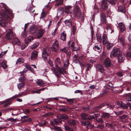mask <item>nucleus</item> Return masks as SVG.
I'll list each match as a JSON object with an SVG mask.
<instances>
[{"label": "nucleus", "mask_w": 131, "mask_h": 131, "mask_svg": "<svg viewBox=\"0 0 131 131\" xmlns=\"http://www.w3.org/2000/svg\"><path fill=\"white\" fill-rule=\"evenodd\" d=\"M13 44H16L19 45L20 43V42L19 39L17 38L14 39L12 42Z\"/></svg>", "instance_id": "nucleus-26"}, {"label": "nucleus", "mask_w": 131, "mask_h": 131, "mask_svg": "<svg viewBox=\"0 0 131 131\" xmlns=\"http://www.w3.org/2000/svg\"><path fill=\"white\" fill-rule=\"evenodd\" d=\"M7 51V50L4 51H2L0 53V58L3 57L4 55L6 53Z\"/></svg>", "instance_id": "nucleus-41"}, {"label": "nucleus", "mask_w": 131, "mask_h": 131, "mask_svg": "<svg viewBox=\"0 0 131 131\" xmlns=\"http://www.w3.org/2000/svg\"><path fill=\"white\" fill-rule=\"evenodd\" d=\"M84 56L83 54H82L79 56V59L82 60L84 58Z\"/></svg>", "instance_id": "nucleus-64"}, {"label": "nucleus", "mask_w": 131, "mask_h": 131, "mask_svg": "<svg viewBox=\"0 0 131 131\" xmlns=\"http://www.w3.org/2000/svg\"><path fill=\"white\" fill-rule=\"evenodd\" d=\"M51 48L53 51L56 52H57L59 48L58 42V41L56 40L55 41Z\"/></svg>", "instance_id": "nucleus-8"}, {"label": "nucleus", "mask_w": 131, "mask_h": 131, "mask_svg": "<svg viewBox=\"0 0 131 131\" xmlns=\"http://www.w3.org/2000/svg\"><path fill=\"white\" fill-rule=\"evenodd\" d=\"M66 34L64 32L61 33V35L60 39L63 41L65 40L66 38Z\"/></svg>", "instance_id": "nucleus-33"}, {"label": "nucleus", "mask_w": 131, "mask_h": 131, "mask_svg": "<svg viewBox=\"0 0 131 131\" xmlns=\"http://www.w3.org/2000/svg\"><path fill=\"white\" fill-rule=\"evenodd\" d=\"M27 36L26 32L24 31L21 34V37L22 38H24L25 37Z\"/></svg>", "instance_id": "nucleus-60"}, {"label": "nucleus", "mask_w": 131, "mask_h": 131, "mask_svg": "<svg viewBox=\"0 0 131 131\" xmlns=\"http://www.w3.org/2000/svg\"><path fill=\"white\" fill-rule=\"evenodd\" d=\"M118 10L119 12L123 13H125L126 12V9L124 5H122L118 7Z\"/></svg>", "instance_id": "nucleus-18"}, {"label": "nucleus", "mask_w": 131, "mask_h": 131, "mask_svg": "<svg viewBox=\"0 0 131 131\" xmlns=\"http://www.w3.org/2000/svg\"><path fill=\"white\" fill-rule=\"evenodd\" d=\"M56 68L52 67L50 68V69L58 77H60L61 74L66 73L65 69L62 67H59L57 64H55Z\"/></svg>", "instance_id": "nucleus-2"}, {"label": "nucleus", "mask_w": 131, "mask_h": 131, "mask_svg": "<svg viewBox=\"0 0 131 131\" xmlns=\"http://www.w3.org/2000/svg\"><path fill=\"white\" fill-rule=\"evenodd\" d=\"M124 104L122 107H123L125 108H127L129 106V103H128L126 104Z\"/></svg>", "instance_id": "nucleus-58"}, {"label": "nucleus", "mask_w": 131, "mask_h": 131, "mask_svg": "<svg viewBox=\"0 0 131 131\" xmlns=\"http://www.w3.org/2000/svg\"><path fill=\"white\" fill-rule=\"evenodd\" d=\"M85 67H86V71H89L92 68V66L91 64L88 63L86 64Z\"/></svg>", "instance_id": "nucleus-37"}, {"label": "nucleus", "mask_w": 131, "mask_h": 131, "mask_svg": "<svg viewBox=\"0 0 131 131\" xmlns=\"http://www.w3.org/2000/svg\"><path fill=\"white\" fill-rule=\"evenodd\" d=\"M88 114L85 113H83L81 115V118L83 119H88L87 117Z\"/></svg>", "instance_id": "nucleus-31"}, {"label": "nucleus", "mask_w": 131, "mask_h": 131, "mask_svg": "<svg viewBox=\"0 0 131 131\" xmlns=\"http://www.w3.org/2000/svg\"><path fill=\"white\" fill-rule=\"evenodd\" d=\"M100 114H94L93 115H90V117H88V120H91L92 119H95L97 117L100 116Z\"/></svg>", "instance_id": "nucleus-21"}, {"label": "nucleus", "mask_w": 131, "mask_h": 131, "mask_svg": "<svg viewBox=\"0 0 131 131\" xmlns=\"http://www.w3.org/2000/svg\"><path fill=\"white\" fill-rule=\"evenodd\" d=\"M96 36L97 41L99 43H101L102 39L101 34L98 32L96 33Z\"/></svg>", "instance_id": "nucleus-20"}, {"label": "nucleus", "mask_w": 131, "mask_h": 131, "mask_svg": "<svg viewBox=\"0 0 131 131\" xmlns=\"http://www.w3.org/2000/svg\"><path fill=\"white\" fill-rule=\"evenodd\" d=\"M24 62V60L22 58H19L16 61V63L17 64L19 62Z\"/></svg>", "instance_id": "nucleus-44"}, {"label": "nucleus", "mask_w": 131, "mask_h": 131, "mask_svg": "<svg viewBox=\"0 0 131 131\" xmlns=\"http://www.w3.org/2000/svg\"><path fill=\"white\" fill-rule=\"evenodd\" d=\"M114 113L116 115H120L123 114V113L124 112L122 111H120L118 112H117L114 111Z\"/></svg>", "instance_id": "nucleus-43"}, {"label": "nucleus", "mask_w": 131, "mask_h": 131, "mask_svg": "<svg viewBox=\"0 0 131 131\" xmlns=\"http://www.w3.org/2000/svg\"><path fill=\"white\" fill-rule=\"evenodd\" d=\"M62 98L63 99L64 98L67 99V102H68L69 103V104L70 105L72 104L73 103V101L72 100H74V99H67L66 98H64L63 97H62Z\"/></svg>", "instance_id": "nucleus-34"}, {"label": "nucleus", "mask_w": 131, "mask_h": 131, "mask_svg": "<svg viewBox=\"0 0 131 131\" xmlns=\"http://www.w3.org/2000/svg\"><path fill=\"white\" fill-rule=\"evenodd\" d=\"M108 0H102L101 1V8L103 10L105 11L108 7Z\"/></svg>", "instance_id": "nucleus-7"}, {"label": "nucleus", "mask_w": 131, "mask_h": 131, "mask_svg": "<svg viewBox=\"0 0 131 131\" xmlns=\"http://www.w3.org/2000/svg\"><path fill=\"white\" fill-rule=\"evenodd\" d=\"M24 93L22 92L21 93H19L18 94H16L13 96L14 98L19 97L21 96Z\"/></svg>", "instance_id": "nucleus-46"}, {"label": "nucleus", "mask_w": 131, "mask_h": 131, "mask_svg": "<svg viewBox=\"0 0 131 131\" xmlns=\"http://www.w3.org/2000/svg\"><path fill=\"white\" fill-rule=\"evenodd\" d=\"M12 16V13L8 11L2 14L3 19L0 20V25L3 27H5L7 25L6 19H9Z\"/></svg>", "instance_id": "nucleus-1"}, {"label": "nucleus", "mask_w": 131, "mask_h": 131, "mask_svg": "<svg viewBox=\"0 0 131 131\" xmlns=\"http://www.w3.org/2000/svg\"><path fill=\"white\" fill-rule=\"evenodd\" d=\"M38 56V52L37 51H34L31 54L30 58L31 60H34Z\"/></svg>", "instance_id": "nucleus-14"}, {"label": "nucleus", "mask_w": 131, "mask_h": 131, "mask_svg": "<svg viewBox=\"0 0 131 131\" xmlns=\"http://www.w3.org/2000/svg\"><path fill=\"white\" fill-rule=\"evenodd\" d=\"M63 3V0H59L58 2L57 3V5H62Z\"/></svg>", "instance_id": "nucleus-57"}, {"label": "nucleus", "mask_w": 131, "mask_h": 131, "mask_svg": "<svg viewBox=\"0 0 131 131\" xmlns=\"http://www.w3.org/2000/svg\"><path fill=\"white\" fill-rule=\"evenodd\" d=\"M96 68L97 70L102 73H103L104 72V68L103 66L100 64H97L96 65Z\"/></svg>", "instance_id": "nucleus-10"}, {"label": "nucleus", "mask_w": 131, "mask_h": 131, "mask_svg": "<svg viewBox=\"0 0 131 131\" xmlns=\"http://www.w3.org/2000/svg\"><path fill=\"white\" fill-rule=\"evenodd\" d=\"M73 14L74 16L77 18H79L81 16L83 18V14H81L80 10L78 6H75L73 8Z\"/></svg>", "instance_id": "nucleus-3"}, {"label": "nucleus", "mask_w": 131, "mask_h": 131, "mask_svg": "<svg viewBox=\"0 0 131 131\" xmlns=\"http://www.w3.org/2000/svg\"><path fill=\"white\" fill-rule=\"evenodd\" d=\"M33 118H29L28 119H25L24 120V122H30L32 120Z\"/></svg>", "instance_id": "nucleus-54"}, {"label": "nucleus", "mask_w": 131, "mask_h": 131, "mask_svg": "<svg viewBox=\"0 0 131 131\" xmlns=\"http://www.w3.org/2000/svg\"><path fill=\"white\" fill-rule=\"evenodd\" d=\"M119 42H120L123 46L125 45V42L124 39L122 37L120 38L118 40Z\"/></svg>", "instance_id": "nucleus-35"}, {"label": "nucleus", "mask_w": 131, "mask_h": 131, "mask_svg": "<svg viewBox=\"0 0 131 131\" xmlns=\"http://www.w3.org/2000/svg\"><path fill=\"white\" fill-rule=\"evenodd\" d=\"M72 8V6H71L68 5L65 6L64 7L65 12L67 14L70 13V11Z\"/></svg>", "instance_id": "nucleus-17"}, {"label": "nucleus", "mask_w": 131, "mask_h": 131, "mask_svg": "<svg viewBox=\"0 0 131 131\" xmlns=\"http://www.w3.org/2000/svg\"><path fill=\"white\" fill-rule=\"evenodd\" d=\"M58 119L61 120L62 119V114H58L57 116Z\"/></svg>", "instance_id": "nucleus-62"}, {"label": "nucleus", "mask_w": 131, "mask_h": 131, "mask_svg": "<svg viewBox=\"0 0 131 131\" xmlns=\"http://www.w3.org/2000/svg\"><path fill=\"white\" fill-rule=\"evenodd\" d=\"M115 104L116 105H117L119 106L122 107L124 104L121 101L117 102H116Z\"/></svg>", "instance_id": "nucleus-42"}, {"label": "nucleus", "mask_w": 131, "mask_h": 131, "mask_svg": "<svg viewBox=\"0 0 131 131\" xmlns=\"http://www.w3.org/2000/svg\"><path fill=\"white\" fill-rule=\"evenodd\" d=\"M113 45V43L108 42L107 43L106 48L108 50H110Z\"/></svg>", "instance_id": "nucleus-32"}, {"label": "nucleus", "mask_w": 131, "mask_h": 131, "mask_svg": "<svg viewBox=\"0 0 131 131\" xmlns=\"http://www.w3.org/2000/svg\"><path fill=\"white\" fill-rule=\"evenodd\" d=\"M106 125L107 127L109 128H113V126L112 125L111 123H106Z\"/></svg>", "instance_id": "nucleus-50"}, {"label": "nucleus", "mask_w": 131, "mask_h": 131, "mask_svg": "<svg viewBox=\"0 0 131 131\" xmlns=\"http://www.w3.org/2000/svg\"><path fill=\"white\" fill-rule=\"evenodd\" d=\"M46 15V14L43 11H42L41 13V17L42 18H43L45 17Z\"/></svg>", "instance_id": "nucleus-51"}, {"label": "nucleus", "mask_w": 131, "mask_h": 131, "mask_svg": "<svg viewBox=\"0 0 131 131\" xmlns=\"http://www.w3.org/2000/svg\"><path fill=\"white\" fill-rule=\"evenodd\" d=\"M118 61L119 62H123L125 58V56L124 54L121 53L118 56Z\"/></svg>", "instance_id": "nucleus-15"}, {"label": "nucleus", "mask_w": 131, "mask_h": 131, "mask_svg": "<svg viewBox=\"0 0 131 131\" xmlns=\"http://www.w3.org/2000/svg\"><path fill=\"white\" fill-rule=\"evenodd\" d=\"M68 45L69 46L71 47V49L73 51H77L78 50V48L75 46V43L72 40L69 41L68 42Z\"/></svg>", "instance_id": "nucleus-9"}, {"label": "nucleus", "mask_w": 131, "mask_h": 131, "mask_svg": "<svg viewBox=\"0 0 131 131\" xmlns=\"http://www.w3.org/2000/svg\"><path fill=\"white\" fill-rule=\"evenodd\" d=\"M35 82L38 86H43L45 84L43 81L41 79H37L36 80Z\"/></svg>", "instance_id": "nucleus-16"}, {"label": "nucleus", "mask_w": 131, "mask_h": 131, "mask_svg": "<svg viewBox=\"0 0 131 131\" xmlns=\"http://www.w3.org/2000/svg\"><path fill=\"white\" fill-rule=\"evenodd\" d=\"M94 127L93 125L91 124V123H88L87 128H90Z\"/></svg>", "instance_id": "nucleus-59"}, {"label": "nucleus", "mask_w": 131, "mask_h": 131, "mask_svg": "<svg viewBox=\"0 0 131 131\" xmlns=\"http://www.w3.org/2000/svg\"><path fill=\"white\" fill-rule=\"evenodd\" d=\"M60 50L62 52H63L65 53H67L68 50V48L67 47H65L63 49H60Z\"/></svg>", "instance_id": "nucleus-45"}, {"label": "nucleus", "mask_w": 131, "mask_h": 131, "mask_svg": "<svg viewBox=\"0 0 131 131\" xmlns=\"http://www.w3.org/2000/svg\"><path fill=\"white\" fill-rule=\"evenodd\" d=\"M6 120L10 122H16L17 120V119H14L13 118H10Z\"/></svg>", "instance_id": "nucleus-40"}, {"label": "nucleus", "mask_w": 131, "mask_h": 131, "mask_svg": "<svg viewBox=\"0 0 131 131\" xmlns=\"http://www.w3.org/2000/svg\"><path fill=\"white\" fill-rule=\"evenodd\" d=\"M61 60L59 58H57L55 61V62L56 64H60L61 63Z\"/></svg>", "instance_id": "nucleus-36"}, {"label": "nucleus", "mask_w": 131, "mask_h": 131, "mask_svg": "<svg viewBox=\"0 0 131 131\" xmlns=\"http://www.w3.org/2000/svg\"><path fill=\"white\" fill-rule=\"evenodd\" d=\"M102 117L104 118H107L110 116V114L107 113L103 112L102 114Z\"/></svg>", "instance_id": "nucleus-27"}, {"label": "nucleus", "mask_w": 131, "mask_h": 131, "mask_svg": "<svg viewBox=\"0 0 131 131\" xmlns=\"http://www.w3.org/2000/svg\"><path fill=\"white\" fill-rule=\"evenodd\" d=\"M104 104L103 103L101 105H100L99 106H97L96 108H97L98 109H100L101 108L103 107L104 106Z\"/></svg>", "instance_id": "nucleus-53"}, {"label": "nucleus", "mask_w": 131, "mask_h": 131, "mask_svg": "<svg viewBox=\"0 0 131 131\" xmlns=\"http://www.w3.org/2000/svg\"><path fill=\"white\" fill-rule=\"evenodd\" d=\"M108 2L112 5H114L115 4V1L113 0H111L109 2L108 1Z\"/></svg>", "instance_id": "nucleus-48"}, {"label": "nucleus", "mask_w": 131, "mask_h": 131, "mask_svg": "<svg viewBox=\"0 0 131 131\" xmlns=\"http://www.w3.org/2000/svg\"><path fill=\"white\" fill-rule=\"evenodd\" d=\"M33 39L32 36H30L26 38L25 40V42L26 44L28 45V44Z\"/></svg>", "instance_id": "nucleus-19"}, {"label": "nucleus", "mask_w": 131, "mask_h": 131, "mask_svg": "<svg viewBox=\"0 0 131 131\" xmlns=\"http://www.w3.org/2000/svg\"><path fill=\"white\" fill-rule=\"evenodd\" d=\"M6 61L5 60H3L1 64L0 63V67H2L4 69H6L7 68V66L6 64Z\"/></svg>", "instance_id": "nucleus-24"}, {"label": "nucleus", "mask_w": 131, "mask_h": 131, "mask_svg": "<svg viewBox=\"0 0 131 131\" xmlns=\"http://www.w3.org/2000/svg\"><path fill=\"white\" fill-rule=\"evenodd\" d=\"M65 23L66 25L69 27H71L72 26V21L70 19L65 20Z\"/></svg>", "instance_id": "nucleus-22"}, {"label": "nucleus", "mask_w": 131, "mask_h": 131, "mask_svg": "<svg viewBox=\"0 0 131 131\" xmlns=\"http://www.w3.org/2000/svg\"><path fill=\"white\" fill-rule=\"evenodd\" d=\"M103 42L104 44H105L107 43L108 38L107 35L105 34H104L103 36Z\"/></svg>", "instance_id": "nucleus-23"}, {"label": "nucleus", "mask_w": 131, "mask_h": 131, "mask_svg": "<svg viewBox=\"0 0 131 131\" xmlns=\"http://www.w3.org/2000/svg\"><path fill=\"white\" fill-rule=\"evenodd\" d=\"M62 119H68V117L66 114H62Z\"/></svg>", "instance_id": "nucleus-56"}, {"label": "nucleus", "mask_w": 131, "mask_h": 131, "mask_svg": "<svg viewBox=\"0 0 131 131\" xmlns=\"http://www.w3.org/2000/svg\"><path fill=\"white\" fill-rule=\"evenodd\" d=\"M50 53V51L48 48H46L43 49L42 56L45 61L47 59V56Z\"/></svg>", "instance_id": "nucleus-6"}, {"label": "nucleus", "mask_w": 131, "mask_h": 131, "mask_svg": "<svg viewBox=\"0 0 131 131\" xmlns=\"http://www.w3.org/2000/svg\"><path fill=\"white\" fill-rule=\"evenodd\" d=\"M25 85L24 83L22 82L21 83L18 84L17 86L19 89H20L23 88Z\"/></svg>", "instance_id": "nucleus-29"}, {"label": "nucleus", "mask_w": 131, "mask_h": 131, "mask_svg": "<svg viewBox=\"0 0 131 131\" xmlns=\"http://www.w3.org/2000/svg\"><path fill=\"white\" fill-rule=\"evenodd\" d=\"M97 121L99 123H102L103 122V120L102 118H100L97 119Z\"/></svg>", "instance_id": "nucleus-63"}, {"label": "nucleus", "mask_w": 131, "mask_h": 131, "mask_svg": "<svg viewBox=\"0 0 131 131\" xmlns=\"http://www.w3.org/2000/svg\"><path fill=\"white\" fill-rule=\"evenodd\" d=\"M126 54L127 57H131V51H128L126 53Z\"/></svg>", "instance_id": "nucleus-61"}, {"label": "nucleus", "mask_w": 131, "mask_h": 131, "mask_svg": "<svg viewBox=\"0 0 131 131\" xmlns=\"http://www.w3.org/2000/svg\"><path fill=\"white\" fill-rule=\"evenodd\" d=\"M121 53V50L119 48H114L111 53L113 56L117 57Z\"/></svg>", "instance_id": "nucleus-5"}, {"label": "nucleus", "mask_w": 131, "mask_h": 131, "mask_svg": "<svg viewBox=\"0 0 131 131\" xmlns=\"http://www.w3.org/2000/svg\"><path fill=\"white\" fill-rule=\"evenodd\" d=\"M128 117L126 115H124L121 116L120 119L122 120V122H124L125 119H126Z\"/></svg>", "instance_id": "nucleus-38"}, {"label": "nucleus", "mask_w": 131, "mask_h": 131, "mask_svg": "<svg viewBox=\"0 0 131 131\" xmlns=\"http://www.w3.org/2000/svg\"><path fill=\"white\" fill-rule=\"evenodd\" d=\"M5 5L3 3L0 4V7L2 8V9H5Z\"/></svg>", "instance_id": "nucleus-52"}, {"label": "nucleus", "mask_w": 131, "mask_h": 131, "mask_svg": "<svg viewBox=\"0 0 131 131\" xmlns=\"http://www.w3.org/2000/svg\"><path fill=\"white\" fill-rule=\"evenodd\" d=\"M69 64V60L67 59L64 62L63 66L65 69H67L68 68V65Z\"/></svg>", "instance_id": "nucleus-30"}, {"label": "nucleus", "mask_w": 131, "mask_h": 131, "mask_svg": "<svg viewBox=\"0 0 131 131\" xmlns=\"http://www.w3.org/2000/svg\"><path fill=\"white\" fill-rule=\"evenodd\" d=\"M107 32V33L111 34L114 31V29H112L110 25H108L106 28Z\"/></svg>", "instance_id": "nucleus-25"}, {"label": "nucleus", "mask_w": 131, "mask_h": 131, "mask_svg": "<svg viewBox=\"0 0 131 131\" xmlns=\"http://www.w3.org/2000/svg\"><path fill=\"white\" fill-rule=\"evenodd\" d=\"M126 99L128 101H131V94H128L126 96Z\"/></svg>", "instance_id": "nucleus-39"}, {"label": "nucleus", "mask_w": 131, "mask_h": 131, "mask_svg": "<svg viewBox=\"0 0 131 131\" xmlns=\"http://www.w3.org/2000/svg\"><path fill=\"white\" fill-rule=\"evenodd\" d=\"M104 64L105 67H109L111 66V61L109 59H106L104 61Z\"/></svg>", "instance_id": "nucleus-12"}, {"label": "nucleus", "mask_w": 131, "mask_h": 131, "mask_svg": "<svg viewBox=\"0 0 131 131\" xmlns=\"http://www.w3.org/2000/svg\"><path fill=\"white\" fill-rule=\"evenodd\" d=\"M65 129L67 130H70L71 131V128H70L68 126L66 125L64 126Z\"/></svg>", "instance_id": "nucleus-55"}, {"label": "nucleus", "mask_w": 131, "mask_h": 131, "mask_svg": "<svg viewBox=\"0 0 131 131\" xmlns=\"http://www.w3.org/2000/svg\"><path fill=\"white\" fill-rule=\"evenodd\" d=\"M14 36L12 29H10L6 35L5 38L7 40H10L13 38Z\"/></svg>", "instance_id": "nucleus-4"}, {"label": "nucleus", "mask_w": 131, "mask_h": 131, "mask_svg": "<svg viewBox=\"0 0 131 131\" xmlns=\"http://www.w3.org/2000/svg\"><path fill=\"white\" fill-rule=\"evenodd\" d=\"M119 26L121 31L123 32L125 30V27L123 23H121L119 24Z\"/></svg>", "instance_id": "nucleus-28"}, {"label": "nucleus", "mask_w": 131, "mask_h": 131, "mask_svg": "<svg viewBox=\"0 0 131 131\" xmlns=\"http://www.w3.org/2000/svg\"><path fill=\"white\" fill-rule=\"evenodd\" d=\"M44 31V30L43 29H39L38 30V33L36 36V38H41L42 36Z\"/></svg>", "instance_id": "nucleus-11"}, {"label": "nucleus", "mask_w": 131, "mask_h": 131, "mask_svg": "<svg viewBox=\"0 0 131 131\" xmlns=\"http://www.w3.org/2000/svg\"><path fill=\"white\" fill-rule=\"evenodd\" d=\"M38 43H34L31 47V49H33L36 48L38 46Z\"/></svg>", "instance_id": "nucleus-47"}, {"label": "nucleus", "mask_w": 131, "mask_h": 131, "mask_svg": "<svg viewBox=\"0 0 131 131\" xmlns=\"http://www.w3.org/2000/svg\"><path fill=\"white\" fill-rule=\"evenodd\" d=\"M25 80V77L23 76V75L21 76V77H20L19 78V81H21V82H23V81Z\"/></svg>", "instance_id": "nucleus-49"}, {"label": "nucleus", "mask_w": 131, "mask_h": 131, "mask_svg": "<svg viewBox=\"0 0 131 131\" xmlns=\"http://www.w3.org/2000/svg\"><path fill=\"white\" fill-rule=\"evenodd\" d=\"M100 19L101 22L102 24H104L106 22V17L105 14L101 13L100 15Z\"/></svg>", "instance_id": "nucleus-13"}]
</instances>
